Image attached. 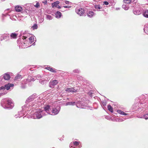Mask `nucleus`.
<instances>
[{
    "instance_id": "nucleus-17",
    "label": "nucleus",
    "mask_w": 148,
    "mask_h": 148,
    "mask_svg": "<svg viewBox=\"0 0 148 148\" xmlns=\"http://www.w3.org/2000/svg\"><path fill=\"white\" fill-rule=\"evenodd\" d=\"M3 78L6 80H8L10 79V76L9 74L8 73L4 74L2 76Z\"/></svg>"
},
{
    "instance_id": "nucleus-56",
    "label": "nucleus",
    "mask_w": 148,
    "mask_h": 148,
    "mask_svg": "<svg viewBox=\"0 0 148 148\" xmlns=\"http://www.w3.org/2000/svg\"><path fill=\"white\" fill-rule=\"evenodd\" d=\"M141 104V102H140V103H138V105H139H139H140V104Z\"/></svg>"
},
{
    "instance_id": "nucleus-40",
    "label": "nucleus",
    "mask_w": 148,
    "mask_h": 148,
    "mask_svg": "<svg viewBox=\"0 0 148 148\" xmlns=\"http://www.w3.org/2000/svg\"><path fill=\"white\" fill-rule=\"evenodd\" d=\"M123 1L126 3H130L132 1V0H124Z\"/></svg>"
},
{
    "instance_id": "nucleus-6",
    "label": "nucleus",
    "mask_w": 148,
    "mask_h": 148,
    "mask_svg": "<svg viewBox=\"0 0 148 148\" xmlns=\"http://www.w3.org/2000/svg\"><path fill=\"white\" fill-rule=\"evenodd\" d=\"M23 40V41H22V43L21 42V41H20L19 40H18V45L19 46L20 48H25L27 47H29L30 46V45H28L27 44V42H26L25 40Z\"/></svg>"
},
{
    "instance_id": "nucleus-21",
    "label": "nucleus",
    "mask_w": 148,
    "mask_h": 148,
    "mask_svg": "<svg viewBox=\"0 0 148 148\" xmlns=\"http://www.w3.org/2000/svg\"><path fill=\"white\" fill-rule=\"evenodd\" d=\"M45 69L48 70L50 71L53 72V73H56V70L55 69L50 67H47L45 68Z\"/></svg>"
},
{
    "instance_id": "nucleus-23",
    "label": "nucleus",
    "mask_w": 148,
    "mask_h": 148,
    "mask_svg": "<svg viewBox=\"0 0 148 148\" xmlns=\"http://www.w3.org/2000/svg\"><path fill=\"white\" fill-rule=\"evenodd\" d=\"M55 15L56 18H59L61 17L62 14L60 12L58 11L56 13Z\"/></svg>"
},
{
    "instance_id": "nucleus-24",
    "label": "nucleus",
    "mask_w": 148,
    "mask_h": 148,
    "mask_svg": "<svg viewBox=\"0 0 148 148\" xmlns=\"http://www.w3.org/2000/svg\"><path fill=\"white\" fill-rule=\"evenodd\" d=\"M6 80L3 78L2 76L0 77V85H2L5 83Z\"/></svg>"
},
{
    "instance_id": "nucleus-53",
    "label": "nucleus",
    "mask_w": 148,
    "mask_h": 148,
    "mask_svg": "<svg viewBox=\"0 0 148 148\" xmlns=\"http://www.w3.org/2000/svg\"><path fill=\"white\" fill-rule=\"evenodd\" d=\"M144 106L145 107L146 106H145V105H143L142 106H141V107H142L143 108Z\"/></svg>"
},
{
    "instance_id": "nucleus-55",
    "label": "nucleus",
    "mask_w": 148,
    "mask_h": 148,
    "mask_svg": "<svg viewBox=\"0 0 148 148\" xmlns=\"http://www.w3.org/2000/svg\"><path fill=\"white\" fill-rule=\"evenodd\" d=\"M64 2L63 1H61V2L60 3L61 4H63V2Z\"/></svg>"
},
{
    "instance_id": "nucleus-1",
    "label": "nucleus",
    "mask_w": 148,
    "mask_h": 148,
    "mask_svg": "<svg viewBox=\"0 0 148 148\" xmlns=\"http://www.w3.org/2000/svg\"><path fill=\"white\" fill-rule=\"evenodd\" d=\"M44 99L42 97H39L36 94H34L29 97L26 99V104L22 107L23 111L30 110L40 106L44 103Z\"/></svg>"
},
{
    "instance_id": "nucleus-10",
    "label": "nucleus",
    "mask_w": 148,
    "mask_h": 148,
    "mask_svg": "<svg viewBox=\"0 0 148 148\" xmlns=\"http://www.w3.org/2000/svg\"><path fill=\"white\" fill-rule=\"evenodd\" d=\"M24 111H23V109L22 108V111L20 112H18L17 114H15L14 116V117L16 118H21L23 115V112H24Z\"/></svg>"
},
{
    "instance_id": "nucleus-14",
    "label": "nucleus",
    "mask_w": 148,
    "mask_h": 148,
    "mask_svg": "<svg viewBox=\"0 0 148 148\" xmlns=\"http://www.w3.org/2000/svg\"><path fill=\"white\" fill-rule=\"evenodd\" d=\"M27 32L26 31H25L24 32H22L21 34V35H24L22 37V39L26 40V39L27 38V36H28V34H27Z\"/></svg>"
},
{
    "instance_id": "nucleus-45",
    "label": "nucleus",
    "mask_w": 148,
    "mask_h": 148,
    "mask_svg": "<svg viewBox=\"0 0 148 148\" xmlns=\"http://www.w3.org/2000/svg\"><path fill=\"white\" fill-rule=\"evenodd\" d=\"M5 85L0 87V90H5Z\"/></svg>"
},
{
    "instance_id": "nucleus-28",
    "label": "nucleus",
    "mask_w": 148,
    "mask_h": 148,
    "mask_svg": "<svg viewBox=\"0 0 148 148\" xmlns=\"http://www.w3.org/2000/svg\"><path fill=\"white\" fill-rule=\"evenodd\" d=\"M17 35L18 34H17L14 33H11L10 36L11 38L15 39L16 38Z\"/></svg>"
},
{
    "instance_id": "nucleus-18",
    "label": "nucleus",
    "mask_w": 148,
    "mask_h": 148,
    "mask_svg": "<svg viewBox=\"0 0 148 148\" xmlns=\"http://www.w3.org/2000/svg\"><path fill=\"white\" fill-rule=\"evenodd\" d=\"M15 9L16 12H20L22 11L23 9L21 6L17 5L15 7Z\"/></svg>"
},
{
    "instance_id": "nucleus-30",
    "label": "nucleus",
    "mask_w": 148,
    "mask_h": 148,
    "mask_svg": "<svg viewBox=\"0 0 148 148\" xmlns=\"http://www.w3.org/2000/svg\"><path fill=\"white\" fill-rule=\"evenodd\" d=\"M75 104V102H68L66 103V106L74 105Z\"/></svg>"
},
{
    "instance_id": "nucleus-22",
    "label": "nucleus",
    "mask_w": 148,
    "mask_h": 148,
    "mask_svg": "<svg viewBox=\"0 0 148 148\" xmlns=\"http://www.w3.org/2000/svg\"><path fill=\"white\" fill-rule=\"evenodd\" d=\"M95 15L94 12L92 11H89L87 13V16L88 17L91 18Z\"/></svg>"
},
{
    "instance_id": "nucleus-12",
    "label": "nucleus",
    "mask_w": 148,
    "mask_h": 148,
    "mask_svg": "<svg viewBox=\"0 0 148 148\" xmlns=\"http://www.w3.org/2000/svg\"><path fill=\"white\" fill-rule=\"evenodd\" d=\"M65 91L66 92H76L77 91V90L74 89L73 88H67L65 89Z\"/></svg>"
},
{
    "instance_id": "nucleus-49",
    "label": "nucleus",
    "mask_w": 148,
    "mask_h": 148,
    "mask_svg": "<svg viewBox=\"0 0 148 148\" xmlns=\"http://www.w3.org/2000/svg\"><path fill=\"white\" fill-rule=\"evenodd\" d=\"M82 77L81 76H79L77 77V79L79 80H81Z\"/></svg>"
},
{
    "instance_id": "nucleus-31",
    "label": "nucleus",
    "mask_w": 148,
    "mask_h": 148,
    "mask_svg": "<svg viewBox=\"0 0 148 148\" xmlns=\"http://www.w3.org/2000/svg\"><path fill=\"white\" fill-rule=\"evenodd\" d=\"M144 30V32L148 34V24L145 25Z\"/></svg>"
},
{
    "instance_id": "nucleus-47",
    "label": "nucleus",
    "mask_w": 148,
    "mask_h": 148,
    "mask_svg": "<svg viewBox=\"0 0 148 148\" xmlns=\"http://www.w3.org/2000/svg\"><path fill=\"white\" fill-rule=\"evenodd\" d=\"M42 3L44 4H47V0H44L42 1Z\"/></svg>"
},
{
    "instance_id": "nucleus-5",
    "label": "nucleus",
    "mask_w": 148,
    "mask_h": 148,
    "mask_svg": "<svg viewBox=\"0 0 148 148\" xmlns=\"http://www.w3.org/2000/svg\"><path fill=\"white\" fill-rule=\"evenodd\" d=\"M35 80L31 76H28L27 79H24L22 82L21 88H24L26 87L25 85L28 84L29 85L30 84V82L32 81L33 82Z\"/></svg>"
},
{
    "instance_id": "nucleus-39",
    "label": "nucleus",
    "mask_w": 148,
    "mask_h": 148,
    "mask_svg": "<svg viewBox=\"0 0 148 148\" xmlns=\"http://www.w3.org/2000/svg\"><path fill=\"white\" fill-rule=\"evenodd\" d=\"M39 20L40 23H41L44 21V18L42 17H39Z\"/></svg>"
},
{
    "instance_id": "nucleus-20",
    "label": "nucleus",
    "mask_w": 148,
    "mask_h": 148,
    "mask_svg": "<svg viewBox=\"0 0 148 148\" xmlns=\"http://www.w3.org/2000/svg\"><path fill=\"white\" fill-rule=\"evenodd\" d=\"M22 78L21 75L19 74H18L15 77L14 80L15 82H17L21 80Z\"/></svg>"
},
{
    "instance_id": "nucleus-3",
    "label": "nucleus",
    "mask_w": 148,
    "mask_h": 148,
    "mask_svg": "<svg viewBox=\"0 0 148 148\" xmlns=\"http://www.w3.org/2000/svg\"><path fill=\"white\" fill-rule=\"evenodd\" d=\"M1 105L4 108L8 109H12L14 106V101L10 98L3 99L1 101Z\"/></svg>"
},
{
    "instance_id": "nucleus-11",
    "label": "nucleus",
    "mask_w": 148,
    "mask_h": 148,
    "mask_svg": "<svg viewBox=\"0 0 148 148\" xmlns=\"http://www.w3.org/2000/svg\"><path fill=\"white\" fill-rule=\"evenodd\" d=\"M14 85L13 84L9 83L5 85V89L7 90H9L10 89H12Z\"/></svg>"
},
{
    "instance_id": "nucleus-26",
    "label": "nucleus",
    "mask_w": 148,
    "mask_h": 148,
    "mask_svg": "<svg viewBox=\"0 0 148 148\" xmlns=\"http://www.w3.org/2000/svg\"><path fill=\"white\" fill-rule=\"evenodd\" d=\"M95 10L97 11H99L100 9L102 8V7L99 4L95 5Z\"/></svg>"
},
{
    "instance_id": "nucleus-33",
    "label": "nucleus",
    "mask_w": 148,
    "mask_h": 148,
    "mask_svg": "<svg viewBox=\"0 0 148 148\" xmlns=\"http://www.w3.org/2000/svg\"><path fill=\"white\" fill-rule=\"evenodd\" d=\"M122 8L126 10H127L129 8L128 5L125 4H123L122 5Z\"/></svg>"
},
{
    "instance_id": "nucleus-48",
    "label": "nucleus",
    "mask_w": 148,
    "mask_h": 148,
    "mask_svg": "<svg viewBox=\"0 0 148 148\" xmlns=\"http://www.w3.org/2000/svg\"><path fill=\"white\" fill-rule=\"evenodd\" d=\"M63 7L64 8H70L71 7V6H63Z\"/></svg>"
},
{
    "instance_id": "nucleus-15",
    "label": "nucleus",
    "mask_w": 148,
    "mask_h": 148,
    "mask_svg": "<svg viewBox=\"0 0 148 148\" xmlns=\"http://www.w3.org/2000/svg\"><path fill=\"white\" fill-rule=\"evenodd\" d=\"M79 145V142L77 141L73 142V147L72 146H70V148H80L79 146H78Z\"/></svg>"
},
{
    "instance_id": "nucleus-2",
    "label": "nucleus",
    "mask_w": 148,
    "mask_h": 148,
    "mask_svg": "<svg viewBox=\"0 0 148 148\" xmlns=\"http://www.w3.org/2000/svg\"><path fill=\"white\" fill-rule=\"evenodd\" d=\"M36 112L31 116L30 115H26L22 118L24 120H27V119H31V118L33 119H40L43 116L47 115L45 106L44 108V110H42L40 109H36Z\"/></svg>"
},
{
    "instance_id": "nucleus-34",
    "label": "nucleus",
    "mask_w": 148,
    "mask_h": 148,
    "mask_svg": "<svg viewBox=\"0 0 148 148\" xmlns=\"http://www.w3.org/2000/svg\"><path fill=\"white\" fill-rule=\"evenodd\" d=\"M108 110L111 112L113 111V108L110 105H108Z\"/></svg>"
},
{
    "instance_id": "nucleus-4",
    "label": "nucleus",
    "mask_w": 148,
    "mask_h": 148,
    "mask_svg": "<svg viewBox=\"0 0 148 148\" xmlns=\"http://www.w3.org/2000/svg\"><path fill=\"white\" fill-rule=\"evenodd\" d=\"M60 108L59 106H57L56 107L53 108L52 109L49 105H46L45 106V109L46 112L47 114H50L54 115L57 114L59 112Z\"/></svg>"
},
{
    "instance_id": "nucleus-9",
    "label": "nucleus",
    "mask_w": 148,
    "mask_h": 148,
    "mask_svg": "<svg viewBox=\"0 0 148 148\" xmlns=\"http://www.w3.org/2000/svg\"><path fill=\"white\" fill-rule=\"evenodd\" d=\"M27 39H26L25 40L26 41V42H27V44L28 45H29V43L31 44L33 42H34V37L33 36H31L29 37V38H27Z\"/></svg>"
},
{
    "instance_id": "nucleus-58",
    "label": "nucleus",
    "mask_w": 148,
    "mask_h": 148,
    "mask_svg": "<svg viewBox=\"0 0 148 148\" xmlns=\"http://www.w3.org/2000/svg\"><path fill=\"white\" fill-rule=\"evenodd\" d=\"M78 103H79V102H78ZM78 104V105L79 104V103H77V104Z\"/></svg>"
},
{
    "instance_id": "nucleus-54",
    "label": "nucleus",
    "mask_w": 148,
    "mask_h": 148,
    "mask_svg": "<svg viewBox=\"0 0 148 148\" xmlns=\"http://www.w3.org/2000/svg\"><path fill=\"white\" fill-rule=\"evenodd\" d=\"M120 9V8H116V10H119Z\"/></svg>"
},
{
    "instance_id": "nucleus-8",
    "label": "nucleus",
    "mask_w": 148,
    "mask_h": 148,
    "mask_svg": "<svg viewBox=\"0 0 148 148\" xmlns=\"http://www.w3.org/2000/svg\"><path fill=\"white\" fill-rule=\"evenodd\" d=\"M58 81L56 80L51 81L49 83V86L51 88H53L58 83Z\"/></svg>"
},
{
    "instance_id": "nucleus-50",
    "label": "nucleus",
    "mask_w": 148,
    "mask_h": 148,
    "mask_svg": "<svg viewBox=\"0 0 148 148\" xmlns=\"http://www.w3.org/2000/svg\"><path fill=\"white\" fill-rule=\"evenodd\" d=\"M36 108H33V109L32 108L31 110H25V111H24V112H25L26 113V111H27L30 110H32V109H35Z\"/></svg>"
},
{
    "instance_id": "nucleus-35",
    "label": "nucleus",
    "mask_w": 148,
    "mask_h": 148,
    "mask_svg": "<svg viewBox=\"0 0 148 148\" xmlns=\"http://www.w3.org/2000/svg\"><path fill=\"white\" fill-rule=\"evenodd\" d=\"M46 19L48 20H51L53 18L52 16L50 15H46Z\"/></svg>"
},
{
    "instance_id": "nucleus-37",
    "label": "nucleus",
    "mask_w": 148,
    "mask_h": 148,
    "mask_svg": "<svg viewBox=\"0 0 148 148\" xmlns=\"http://www.w3.org/2000/svg\"><path fill=\"white\" fill-rule=\"evenodd\" d=\"M7 93V92L6 91L3 90L1 92H0V97L1 96Z\"/></svg>"
},
{
    "instance_id": "nucleus-16",
    "label": "nucleus",
    "mask_w": 148,
    "mask_h": 148,
    "mask_svg": "<svg viewBox=\"0 0 148 148\" xmlns=\"http://www.w3.org/2000/svg\"><path fill=\"white\" fill-rule=\"evenodd\" d=\"M133 12L134 14L136 15H139L141 13V12L140 10L135 8L133 10Z\"/></svg>"
},
{
    "instance_id": "nucleus-27",
    "label": "nucleus",
    "mask_w": 148,
    "mask_h": 148,
    "mask_svg": "<svg viewBox=\"0 0 148 148\" xmlns=\"http://www.w3.org/2000/svg\"><path fill=\"white\" fill-rule=\"evenodd\" d=\"M117 112L120 114L124 115H128V114L127 113H125L123 111L120 110H117Z\"/></svg>"
},
{
    "instance_id": "nucleus-57",
    "label": "nucleus",
    "mask_w": 148,
    "mask_h": 148,
    "mask_svg": "<svg viewBox=\"0 0 148 148\" xmlns=\"http://www.w3.org/2000/svg\"><path fill=\"white\" fill-rule=\"evenodd\" d=\"M35 42H34L32 44V45H34V43Z\"/></svg>"
},
{
    "instance_id": "nucleus-51",
    "label": "nucleus",
    "mask_w": 148,
    "mask_h": 148,
    "mask_svg": "<svg viewBox=\"0 0 148 148\" xmlns=\"http://www.w3.org/2000/svg\"><path fill=\"white\" fill-rule=\"evenodd\" d=\"M55 7H56L57 8H58L59 9H60L61 8V7L59 5H58L56 6Z\"/></svg>"
},
{
    "instance_id": "nucleus-46",
    "label": "nucleus",
    "mask_w": 148,
    "mask_h": 148,
    "mask_svg": "<svg viewBox=\"0 0 148 148\" xmlns=\"http://www.w3.org/2000/svg\"><path fill=\"white\" fill-rule=\"evenodd\" d=\"M108 2L107 1H104L103 2V4L107 5H108Z\"/></svg>"
},
{
    "instance_id": "nucleus-52",
    "label": "nucleus",
    "mask_w": 148,
    "mask_h": 148,
    "mask_svg": "<svg viewBox=\"0 0 148 148\" xmlns=\"http://www.w3.org/2000/svg\"><path fill=\"white\" fill-rule=\"evenodd\" d=\"M3 16H10V15H9L8 14H6L5 15H4V14H3Z\"/></svg>"
},
{
    "instance_id": "nucleus-41",
    "label": "nucleus",
    "mask_w": 148,
    "mask_h": 148,
    "mask_svg": "<svg viewBox=\"0 0 148 148\" xmlns=\"http://www.w3.org/2000/svg\"><path fill=\"white\" fill-rule=\"evenodd\" d=\"M16 16L15 15H13L12 16H10V18L12 20H16L15 18Z\"/></svg>"
},
{
    "instance_id": "nucleus-43",
    "label": "nucleus",
    "mask_w": 148,
    "mask_h": 148,
    "mask_svg": "<svg viewBox=\"0 0 148 148\" xmlns=\"http://www.w3.org/2000/svg\"><path fill=\"white\" fill-rule=\"evenodd\" d=\"M40 4L39 3H37L36 4L34 5V6L36 8H38L39 7Z\"/></svg>"
},
{
    "instance_id": "nucleus-13",
    "label": "nucleus",
    "mask_w": 148,
    "mask_h": 148,
    "mask_svg": "<svg viewBox=\"0 0 148 148\" xmlns=\"http://www.w3.org/2000/svg\"><path fill=\"white\" fill-rule=\"evenodd\" d=\"M9 34H4L1 35L0 37V40H2L9 38Z\"/></svg>"
},
{
    "instance_id": "nucleus-38",
    "label": "nucleus",
    "mask_w": 148,
    "mask_h": 148,
    "mask_svg": "<svg viewBox=\"0 0 148 148\" xmlns=\"http://www.w3.org/2000/svg\"><path fill=\"white\" fill-rule=\"evenodd\" d=\"M73 72L75 73H79L80 72V70L79 69L74 70L73 71Z\"/></svg>"
},
{
    "instance_id": "nucleus-42",
    "label": "nucleus",
    "mask_w": 148,
    "mask_h": 148,
    "mask_svg": "<svg viewBox=\"0 0 148 148\" xmlns=\"http://www.w3.org/2000/svg\"><path fill=\"white\" fill-rule=\"evenodd\" d=\"M102 103L103 106H106V104H107V103L106 101H102Z\"/></svg>"
},
{
    "instance_id": "nucleus-29",
    "label": "nucleus",
    "mask_w": 148,
    "mask_h": 148,
    "mask_svg": "<svg viewBox=\"0 0 148 148\" xmlns=\"http://www.w3.org/2000/svg\"><path fill=\"white\" fill-rule=\"evenodd\" d=\"M60 3V2L59 1H57L55 2L52 4V6L53 8L55 7L56 6L58 5Z\"/></svg>"
},
{
    "instance_id": "nucleus-25",
    "label": "nucleus",
    "mask_w": 148,
    "mask_h": 148,
    "mask_svg": "<svg viewBox=\"0 0 148 148\" xmlns=\"http://www.w3.org/2000/svg\"><path fill=\"white\" fill-rule=\"evenodd\" d=\"M47 82V80L46 79H42L40 80V82L42 84H45Z\"/></svg>"
},
{
    "instance_id": "nucleus-19",
    "label": "nucleus",
    "mask_w": 148,
    "mask_h": 148,
    "mask_svg": "<svg viewBox=\"0 0 148 148\" xmlns=\"http://www.w3.org/2000/svg\"><path fill=\"white\" fill-rule=\"evenodd\" d=\"M143 15L144 17L148 18V10L146 9L143 10Z\"/></svg>"
},
{
    "instance_id": "nucleus-7",
    "label": "nucleus",
    "mask_w": 148,
    "mask_h": 148,
    "mask_svg": "<svg viewBox=\"0 0 148 148\" xmlns=\"http://www.w3.org/2000/svg\"><path fill=\"white\" fill-rule=\"evenodd\" d=\"M75 12L79 16H85L84 10L82 8H77L75 10Z\"/></svg>"
},
{
    "instance_id": "nucleus-44",
    "label": "nucleus",
    "mask_w": 148,
    "mask_h": 148,
    "mask_svg": "<svg viewBox=\"0 0 148 148\" xmlns=\"http://www.w3.org/2000/svg\"><path fill=\"white\" fill-rule=\"evenodd\" d=\"M64 2L66 4H69L70 3L71 4V2H69V1H64Z\"/></svg>"
},
{
    "instance_id": "nucleus-36",
    "label": "nucleus",
    "mask_w": 148,
    "mask_h": 148,
    "mask_svg": "<svg viewBox=\"0 0 148 148\" xmlns=\"http://www.w3.org/2000/svg\"><path fill=\"white\" fill-rule=\"evenodd\" d=\"M32 28L33 30L37 29L38 28V25L36 24H34L32 26Z\"/></svg>"
},
{
    "instance_id": "nucleus-32",
    "label": "nucleus",
    "mask_w": 148,
    "mask_h": 148,
    "mask_svg": "<svg viewBox=\"0 0 148 148\" xmlns=\"http://www.w3.org/2000/svg\"><path fill=\"white\" fill-rule=\"evenodd\" d=\"M77 107L81 108H86L87 106L86 105H84V104H82L81 106L78 105V104H77Z\"/></svg>"
}]
</instances>
